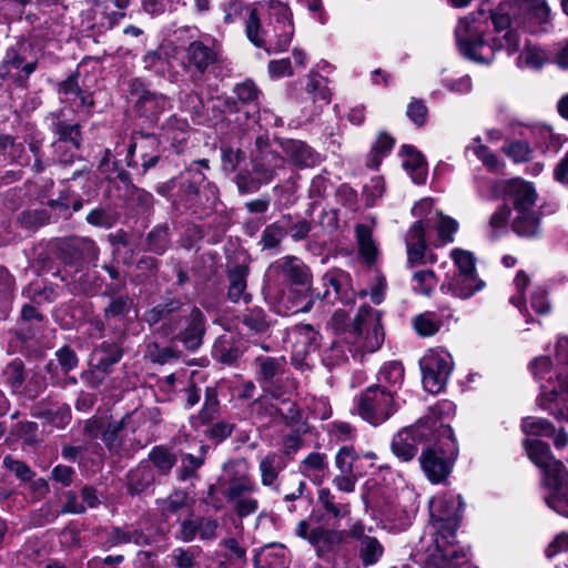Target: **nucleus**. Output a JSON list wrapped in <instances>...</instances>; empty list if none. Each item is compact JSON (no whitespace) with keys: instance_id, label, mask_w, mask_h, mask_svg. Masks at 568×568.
<instances>
[{"instance_id":"1","label":"nucleus","mask_w":568,"mask_h":568,"mask_svg":"<svg viewBox=\"0 0 568 568\" xmlns=\"http://www.w3.org/2000/svg\"><path fill=\"white\" fill-rule=\"evenodd\" d=\"M530 369L540 384V406L557 419L568 422V337L556 344L555 362L539 356L530 363Z\"/></svg>"},{"instance_id":"2","label":"nucleus","mask_w":568,"mask_h":568,"mask_svg":"<svg viewBox=\"0 0 568 568\" xmlns=\"http://www.w3.org/2000/svg\"><path fill=\"white\" fill-rule=\"evenodd\" d=\"M329 326L348 346V352L354 357L376 352L384 341L379 313L368 306H362L353 320L345 310H336Z\"/></svg>"},{"instance_id":"3","label":"nucleus","mask_w":568,"mask_h":568,"mask_svg":"<svg viewBox=\"0 0 568 568\" xmlns=\"http://www.w3.org/2000/svg\"><path fill=\"white\" fill-rule=\"evenodd\" d=\"M457 230V221L442 212H435L427 221L414 222L405 235L408 263H434L436 257L428 250V245L440 246L452 243Z\"/></svg>"},{"instance_id":"4","label":"nucleus","mask_w":568,"mask_h":568,"mask_svg":"<svg viewBox=\"0 0 568 568\" xmlns=\"http://www.w3.org/2000/svg\"><path fill=\"white\" fill-rule=\"evenodd\" d=\"M530 460L542 469L544 481L549 489L546 504L557 514L568 517V474L560 460L554 458L547 443L525 440Z\"/></svg>"},{"instance_id":"5","label":"nucleus","mask_w":568,"mask_h":568,"mask_svg":"<svg viewBox=\"0 0 568 568\" xmlns=\"http://www.w3.org/2000/svg\"><path fill=\"white\" fill-rule=\"evenodd\" d=\"M285 160L270 146L267 135H258L255 139V151L252 159V171L240 173L236 176V185L241 193L256 192L262 185L268 184L276 172L283 169Z\"/></svg>"},{"instance_id":"6","label":"nucleus","mask_w":568,"mask_h":568,"mask_svg":"<svg viewBox=\"0 0 568 568\" xmlns=\"http://www.w3.org/2000/svg\"><path fill=\"white\" fill-rule=\"evenodd\" d=\"M220 481L224 487L222 494L237 517L244 518L253 515L258 509V500L252 496L257 490L256 484L242 470L240 465L230 462L223 467Z\"/></svg>"},{"instance_id":"7","label":"nucleus","mask_w":568,"mask_h":568,"mask_svg":"<svg viewBox=\"0 0 568 568\" xmlns=\"http://www.w3.org/2000/svg\"><path fill=\"white\" fill-rule=\"evenodd\" d=\"M436 432L437 443L422 452L419 463L430 481L440 483L449 475L458 447L450 426L440 424Z\"/></svg>"},{"instance_id":"8","label":"nucleus","mask_w":568,"mask_h":568,"mask_svg":"<svg viewBox=\"0 0 568 568\" xmlns=\"http://www.w3.org/2000/svg\"><path fill=\"white\" fill-rule=\"evenodd\" d=\"M507 195L515 211L511 224L514 232L526 237L538 235L539 215L535 207L537 193L534 186L521 179H514L508 183Z\"/></svg>"},{"instance_id":"9","label":"nucleus","mask_w":568,"mask_h":568,"mask_svg":"<svg viewBox=\"0 0 568 568\" xmlns=\"http://www.w3.org/2000/svg\"><path fill=\"white\" fill-rule=\"evenodd\" d=\"M267 38L264 50L268 53L285 51L294 36V24L288 7L280 1L267 3Z\"/></svg>"},{"instance_id":"10","label":"nucleus","mask_w":568,"mask_h":568,"mask_svg":"<svg viewBox=\"0 0 568 568\" xmlns=\"http://www.w3.org/2000/svg\"><path fill=\"white\" fill-rule=\"evenodd\" d=\"M462 511V500L457 496H443L430 500L429 513L434 528L440 535L442 541L450 544L449 538H454V534L458 528ZM440 540L439 538H437Z\"/></svg>"},{"instance_id":"11","label":"nucleus","mask_w":568,"mask_h":568,"mask_svg":"<svg viewBox=\"0 0 568 568\" xmlns=\"http://www.w3.org/2000/svg\"><path fill=\"white\" fill-rule=\"evenodd\" d=\"M394 410L392 389L373 385L359 396L357 412L363 419L373 425H378L388 419Z\"/></svg>"},{"instance_id":"12","label":"nucleus","mask_w":568,"mask_h":568,"mask_svg":"<svg viewBox=\"0 0 568 568\" xmlns=\"http://www.w3.org/2000/svg\"><path fill=\"white\" fill-rule=\"evenodd\" d=\"M221 59V48L213 40H194L184 49V70L200 80Z\"/></svg>"},{"instance_id":"13","label":"nucleus","mask_w":568,"mask_h":568,"mask_svg":"<svg viewBox=\"0 0 568 568\" xmlns=\"http://www.w3.org/2000/svg\"><path fill=\"white\" fill-rule=\"evenodd\" d=\"M456 41L460 53L474 61L488 63L493 59V49L484 40V32L466 19L456 28Z\"/></svg>"},{"instance_id":"14","label":"nucleus","mask_w":568,"mask_h":568,"mask_svg":"<svg viewBox=\"0 0 568 568\" xmlns=\"http://www.w3.org/2000/svg\"><path fill=\"white\" fill-rule=\"evenodd\" d=\"M419 365L424 388L432 394L444 389L453 369L450 355L430 351L420 359Z\"/></svg>"},{"instance_id":"15","label":"nucleus","mask_w":568,"mask_h":568,"mask_svg":"<svg viewBox=\"0 0 568 568\" xmlns=\"http://www.w3.org/2000/svg\"><path fill=\"white\" fill-rule=\"evenodd\" d=\"M129 94L136 112L150 120L158 119L161 112L171 108L166 95L146 89L140 79L129 81Z\"/></svg>"},{"instance_id":"16","label":"nucleus","mask_w":568,"mask_h":568,"mask_svg":"<svg viewBox=\"0 0 568 568\" xmlns=\"http://www.w3.org/2000/svg\"><path fill=\"white\" fill-rule=\"evenodd\" d=\"M348 536L356 540L357 557L364 567L374 566L383 558V544L375 536L368 535L362 523H355L349 528Z\"/></svg>"},{"instance_id":"17","label":"nucleus","mask_w":568,"mask_h":568,"mask_svg":"<svg viewBox=\"0 0 568 568\" xmlns=\"http://www.w3.org/2000/svg\"><path fill=\"white\" fill-rule=\"evenodd\" d=\"M27 49V43L19 41L7 50L0 64L2 78H16L17 81H23L36 70V62H26Z\"/></svg>"},{"instance_id":"18","label":"nucleus","mask_w":568,"mask_h":568,"mask_svg":"<svg viewBox=\"0 0 568 568\" xmlns=\"http://www.w3.org/2000/svg\"><path fill=\"white\" fill-rule=\"evenodd\" d=\"M427 424L426 420L415 427H406L393 437L390 448L398 459L409 462L416 456L420 440L429 428Z\"/></svg>"},{"instance_id":"19","label":"nucleus","mask_w":568,"mask_h":568,"mask_svg":"<svg viewBox=\"0 0 568 568\" xmlns=\"http://www.w3.org/2000/svg\"><path fill=\"white\" fill-rule=\"evenodd\" d=\"M270 273L292 284H307L312 281L308 267L295 256H284L270 266Z\"/></svg>"},{"instance_id":"20","label":"nucleus","mask_w":568,"mask_h":568,"mask_svg":"<svg viewBox=\"0 0 568 568\" xmlns=\"http://www.w3.org/2000/svg\"><path fill=\"white\" fill-rule=\"evenodd\" d=\"M61 253L72 261L93 262L98 258V246L89 237L71 236L60 243Z\"/></svg>"},{"instance_id":"21","label":"nucleus","mask_w":568,"mask_h":568,"mask_svg":"<svg viewBox=\"0 0 568 568\" xmlns=\"http://www.w3.org/2000/svg\"><path fill=\"white\" fill-rule=\"evenodd\" d=\"M265 18H267V4L247 8V18L245 20L246 37L255 47L263 49L267 38V26L263 24V19Z\"/></svg>"},{"instance_id":"22","label":"nucleus","mask_w":568,"mask_h":568,"mask_svg":"<svg viewBox=\"0 0 568 568\" xmlns=\"http://www.w3.org/2000/svg\"><path fill=\"white\" fill-rule=\"evenodd\" d=\"M181 303L178 301H171L165 304H159L152 310L148 311L144 314L145 322L152 326L158 324L161 321L164 322L159 328H156V333L163 337H168L173 334L178 328V322L169 318V316L180 308Z\"/></svg>"},{"instance_id":"23","label":"nucleus","mask_w":568,"mask_h":568,"mask_svg":"<svg viewBox=\"0 0 568 568\" xmlns=\"http://www.w3.org/2000/svg\"><path fill=\"white\" fill-rule=\"evenodd\" d=\"M253 366L256 381L261 386H267L284 373L286 359L284 356L258 355L254 358Z\"/></svg>"},{"instance_id":"24","label":"nucleus","mask_w":568,"mask_h":568,"mask_svg":"<svg viewBox=\"0 0 568 568\" xmlns=\"http://www.w3.org/2000/svg\"><path fill=\"white\" fill-rule=\"evenodd\" d=\"M122 355L123 349L120 339L103 342L92 353V366L95 371L108 374L111 367L121 359Z\"/></svg>"},{"instance_id":"25","label":"nucleus","mask_w":568,"mask_h":568,"mask_svg":"<svg viewBox=\"0 0 568 568\" xmlns=\"http://www.w3.org/2000/svg\"><path fill=\"white\" fill-rule=\"evenodd\" d=\"M282 151L298 168L313 166L318 161V155L301 140L285 139L280 140Z\"/></svg>"},{"instance_id":"26","label":"nucleus","mask_w":568,"mask_h":568,"mask_svg":"<svg viewBox=\"0 0 568 568\" xmlns=\"http://www.w3.org/2000/svg\"><path fill=\"white\" fill-rule=\"evenodd\" d=\"M403 166L416 184H424L427 178V164L423 154L412 145H403Z\"/></svg>"},{"instance_id":"27","label":"nucleus","mask_w":568,"mask_h":568,"mask_svg":"<svg viewBox=\"0 0 568 568\" xmlns=\"http://www.w3.org/2000/svg\"><path fill=\"white\" fill-rule=\"evenodd\" d=\"M343 531L316 527L312 529L310 544L315 547L318 556H324L335 550L343 542Z\"/></svg>"},{"instance_id":"28","label":"nucleus","mask_w":568,"mask_h":568,"mask_svg":"<svg viewBox=\"0 0 568 568\" xmlns=\"http://www.w3.org/2000/svg\"><path fill=\"white\" fill-rule=\"evenodd\" d=\"M204 333V316L199 308H193L189 316L187 326L181 333V341L186 348L194 351L201 346Z\"/></svg>"},{"instance_id":"29","label":"nucleus","mask_w":568,"mask_h":568,"mask_svg":"<svg viewBox=\"0 0 568 568\" xmlns=\"http://www.w3.org/2000/svg\"><path fill=\"white\" fill-rule=\"evenodd\" d=\"M183 182L181 184L182 196L185 197L190 207H195L200 197V190L205 182L204 174L195 168H189L182 175Z\"/></svg>"},{"instance_id":"30","label":"nucleus","mask_w":568,"mask_h":568,"mask_svg":"<svg viewBox=\"0 0 568 568\" xmlns=\"http://www.w3.org/2000/svg\"><path fill=\"white\" fill-rule=\"evenodd\" d=\"M290 338L295 341V351L297 354H307L317 347V333L310 324H298L288 332Z\"/></svg>"},{"instance_id":"31","label":"nucleus","mask_w":568,"mask_h":568,"mask_svg":"<svg viewBox=\"0 0 568 568\" xmlns=\"http://www.w3.org/2000/svg\"><path fill=\"white\" fill-rule=\"evenodd\" d=\"M241 355L242 351L230 335L220 336L212 347L213 358L225 365L236 363Z\"/></svg>"},{"instance_id":"32","label":"nucleus","mask_w":568,"mask_h":568,"mask_svg":"<svg viewBox=\"0 0 568 568\" xmlns=\"http://www.w3.org/2000/svg\"><path fill=\"white\" fill-rule=\"evenodd\" d=\"M335 466L342 474L362 476L364 468L362 457L352 446H342L335 456Z\"/></svg>"},{"instance_id":"33","label":"nucleus","mask_w":568,"mask_h":568,"mask_svg":"<svg viewBox=\"0 0 568 568\" xmlns=\"http://www.w3.org/2000/svg\"><path fill=\"white\" fill-rule=\"evenodd\" d=\"M155 480L153 469L145 464H140L126 475V487L131 495H138L149 488Z\"/></svg>"},{"instance_id":"34","label":"nucleus","mask_w":568,"mask_h":568,"mask_svg":"<svg viewBox=\"0 0 568 568\" xmlns=\"http://www.w3.org/2000/svg\"><path fill=\"white\" fill-rule=\"evenodd\" d=\"M291 222V216L285 215L280 221H276L270 225H267L263 232L260 240V244L263 250H270L277 247L285 234L287 233V225Z\"/></svg>"},{"instance_id":"35","label":"nucleus","mask_w":568,"mask_h":568,"mask_svg":"<svg viewBox=\"0 0 568 568\" xmlns=\"http://www.w3.org/2000/svg\"><path fill=\"white\" fill-rule=\"evenodd\" d=\"M438 557L434 556L435 568H460L467 561L466 555L454 547L444 548V545L435 539Z\"/></svg>"},{"instance_id":"36","label":"nucleus","mask_w":568,"mask_h":568,"mask_svg":"<svg viewBox=\"0 0 568 568\" xmlns=\"http://www.w3.org/2000/svg\"><path fill=\"white\" fill-rule=\"evenodd\" d=\"M187 128L184 119L173 115L161 125V136L172 145H179L185 141Z\"/></svg>"},{"instance_id":"37","label":"nucleus","mask_w":568,"mask_h":568,"mask_svg":"<svg viewBox=\"0 0 568 568\" xmlns=\"http://www.w3.org/2000/svg\"><path fill=\"white\" fill-rule=\"evenodd\" d=\"M283 468L284 465L277 454L270 453L264 456L258 465L262 485L272 486Z\"/></svg>"},{"instance_id":"38","label":"nucleus","mask_w":568,"mask_h":568,"mask_svg":"<svg viewBox=\"0 0 568 568\" xmlns=\"http://www.w3.org/2000/svg\"><path fill=\"white\" fill-rule=\"evenodd\" d=\"M251 408L255 418L264 425L280 420V415H282V408L276 407L264 398L255 399Z\"/></svg>"},{"instance_id":"39","label":"nucleus","mask_w":568,"mask_h":568,"mask_svg":"<svg viewBox=\"0 0 568 568\" xmlns=\"http://www.w3.org/2000/svg\"><path fill=\"white\" fill-rule=\"evenodd\" d=\"M318 503L323 506L326 514L333 519H341L348 515V504H339L328 488L318 490Z\"/></svg>"},{"instance_id":"40","label":"nucleus","mask_w":568,"mask_h":568,"mask_svg":"<svg viewBox=\"0 0 568 568\" xmlns=\"http://www.w3.org/2000/svg\"><path fill=\"white\" fill-rule=\"evenodd\" d=\"M326 79L316 72H311L307 78L306 92L312 97L314 102L328 104L331 93L326 87Z\"/></svg>"},{"instance_id":"41","label":"nucleus","mask_w":568,"mask_h":568,"mask_svg":"<svg viewBox=\"0 0 568 568\" xmlns=\"http://www.w3.org/2000/svg\"><path fill=\"white\" fill-rule=\"evenodd\" d=\"M548 61L546 52L532 44H526L519 54L517 65L519 68L540 69Z\"/></svg>"},{"instance_id":"42","label":"nucleus","mask_w":568,"mask_h":568,"mask_svg":"<svg viewBox=\"0 0 568 568\" xmlns=\"http://www.w3.org/2000/svg\"><path fill=\"white\" fill-rule=\"evenodd\" d=\"M54 132L59 136L57 148L60 149L62 143H70L75 150H79L82 138L78 124L59 121L55 123Z\"/></svg>"},{"instance_id":"43","label":"nucleus","mask_w":568,"mask_h":568,"mask_svg":"<svg viewBox=\"0 0 568 568\" xmlns=\"http://www.w3.org/2000/svg\"><path fill=\"white\" fill-rule=\"evenodd\" d=\"M450 256L465 281H475V257L471 252L454 248Z\"/></svg>"},{"instance_id":"44","label":"nucleus","mask_w":568,"mask_h":568,"mask_svg":"<svg viewBox=\"0 0 568 568\" xmlns=\"http://www.w3.org/2000/svg\"><path fill=\"white\" fill-rule=\"evenodd\" d=\"M404 378V368L398 362L387 363L378 374V382L382 388L399 386Z\"/></svg>"},{"instance_id":"45","label":"nucleus","mask_w":568,"mask_h":568,"mask_svg":"<svg viewBox=\"0 0 568 568\" xmlns=\"http://www.w3.org/2000/svg\"><path fill=\"white\" fill-rule=\"evenodd\" d=\"M200 554L201 549L199 547H179L172 551L170 559L175 568H195Z\"/></svg>"},{"instance_id":"46","label":"nucleus","mask_w":568,"mask_h":568,"mask_svg":"<svg viewBox=\"0 0 568 568\" xmlns=\"http://www.w3.org/2000/svg\"><path fill=\"white\" fill-rule=\"evenodd\" d=\"M242 324L253 335H265L270 329V322L262 310H252L243 315Z\"/></svg>"},{"instance_id":"47","label":"nucleus","mask_w":568,"mask_h":568,"mask_svg":"<svg viewBox=\"0 0 568 568\" xmlns=\"http://www.w3.org/2000/svg\"><path fill=\"white\" fill-rule=\"evenodd\" d=\"M359 253L367 263H373L377 255V247L372 239L371 230L367 226L356 227Z\"/></svg>"},{"instance_id":"48","label":"nucleus","mask_w":568,"mask_h":568,"mask_svg":"<svg viewBox=\"0 0 568 568\" xmlns=\"http://www.w3.org/2000/svg\"><path fill=\"white\" fill-rule=\"evenodd\" d=\"M149 459L161 475H168L176 463L175 456L162 446L154 447L149 454Z\"/></svg>"},{"instance_id":"49","label":"nucleus","mask_w":568,"mask_h":568,"mask_svg":"<svg viewBox=\"0 0 568 568\" xmlns=\"http://www.w3.org/2000/svg\"><path fill=\"white\" fill-rule=\"evenodd\" d=\"M521 428L527 435L547 436L555 435L554 425L544 418L526 417L523 419Z\"/></svg>"},{"instance_id":"50","label":"nucleus","mask_w":568,"mask_h":568,"mask_svg":"<svg viewBox=\"0 0 568 568\" xmlns=\"http://www.w3.org/2000/svg\"><path fill=\"white\" fill-rule=\"evenodd\" d=\"M142 539L143 534L136 529L113 527L108 534L106 544L111 547L129 542L140 545Z\"/></svg>"},{"instance_id":"51","label":"nucleus","mask_w":568,"mask_h":568,"mask_svg":"<svg viewBox=\"0 0 568 568\" xmlns=\"http://www.w3.org/2000/svg\"><path fill=\"white\" fill-rule=\"evenodd\" d=\"M219 412L220 406L216 392L213 388H206L205 400L199 413V420L203 425L210 424L219 416Z\"/></svg>"},{"instance_id":"52","label":"nucleus","mask_w":568,"mask_h":568,"mask_svg":"<svg viewBox=\"0 0 568 568\" xmlns=\"http://www.w3.org/2000/svg\"><path fill=\"white\" fill-rule=\"evenodd\" d=\"M158 505L163 516L176 514L187 504V495L182 490H175L166 498L159 499Z\"/></svg>"},{"instance_id":"53","label":"nucleus","mask_w":568,"mask_h":568,"mask_svg":"<svg viewBox=\"0 0 568 568\" xmlns=\"http://www.w3.org/2000/svg\"><path fill=\"white\" fill-rule=\"evenodd\" d=\"M169 244V227L166 225H160L154 227L146 237L148 250L162 254L166 250Z\"/></svg>"},{"instance_id":"54","label":"nucleus","mask_w":568,"mask_h":568,"mask_svg":"<svg viewBox=\"0 0 568 568\" xmlns=\"http://www.w3.org/2000/svg\"><path fill=\"white\" fill-rule=\"evenodd\" d=\"M118 214L109 209L98 207L87 215V222L93 226L110 229L118 221Z\"/></svg>"},{"instance_id":"55","label":"nucleus","mask_w":568,"mask_h":568,"mask_svg":"<svg viewBox=\"0 0 568 568\" xmlns=\"http://www.w3.org/2000/svg\"><path fill=\"white\" fill-rule=\"evenodd\" d=\"M122 420H111L102 433V440L111 452H118L121 447V432L124 429Z\"/></svg>"},{"instance_id":"56","label":"nucleus","mask_w":568,"mask_h":568,"mask_svg":"<svg viewBox=\"0 0 568 568\" xmlns=\"http://www.w3.org/2000/svg\"><path fill=\"white\" fill-rule=\"evenodd\" d=\"M145 357L155 364H166L178 358L176 353L169 346H160L159 343L152 342L146 346Z\"/></svg>"},{"instance_id":"57","label":"nucleus","mask_w":568,"mask_h":568,"mask_svg":"<svg viewBox=\"0 0 568 568\" xmlns=\"http://www.w3.org/2000/svg\"><path fill=\"white\" fill-rule=\"evenodd\" d=\"M3 467L21 481H29L34 477V473L24 462L16 459L11 455L3 458Z\"/></svg>"},{"instance_id":"58","label":"nucleus","mask_w":568,"mask_h":568,"mask_svg":"<svg viewBox=\"0 0 568 568\" xmlns=\"http://www.w3.org/2000/svg\"><path fill=\"white\" fill-rule=\"evenodd\" d=\"M504 152L516 163L527 162L532 155V149L525 141H515L505 145Z\"/></svg>"},{"instance_id":"59","label":"nucleus","mask_w":568,"mask_h":568,"mask_svg":"<svg viewBox=\"0 0 568 568\" xmlns=\"http://www.w3.org/2000/svg\"><path fill=\"white\" fill-rule=\"evenodd\" d=\"M219 201V191L216 186L210 182H204L200 190V197L196 202V207H202L203 210H214L215 205Z\"/></svg>"},{"instance_id":"60","label":"nucleus","mask_w":568,"mask_h":568,"mask_svg":"<svg viewBox=\"0 0 568 568\" xmlns=\"http://www.w3.org/2000/svg\"><path fill=\"white\" fill-rule=\"evenodd\" d=\"M38 416L58 428H63L71 418L70 409L64 406L43 410Z\"/></svg>"},{"instance_id":"61","label":"nucleus","mask_w":568,"mask_h":568,"mask_svg":"<svg viewBox=\"0 0 568 568\" xmlns=\"http://www.w3.org/2000/svg\"><path fill=\"white\" fill-rule=\"evenodd\" d=\"M395 140L387 133L381 132L373 146V163L371 165L377 166L381 156H384L393 149Z\"/></svg>"},{"instance_id":"62","label":"nucleus","mask_w":568,"mask_h":568,"mask_svg":"<svg viewBox=\"0 0 568 568\" xmlns=\"http://www.w3.org/2000/svg\"><path fill=\"white\" fill-rule=\"evenodd\" d=\"M234 94L241 103L254 102L258 97V89L252 80H245L244 82L237 83L233 90Z\"/></svg>"},{"instance_id":"63","label":"nucleus","mask_w":568,"mask_h":568,"mask_svg":"<svg viewBox=\"0 0 568 568\" xmlns=\"http://www.w3.org/2000/svg\"><path fill=\"white\" fill-rule=\"evenodd\" d=\"M303 471L317 476L327 469L326 456L321 453H311L302 463Z\"/></svg>"},{"instance_id":"64","label":"nucleus","mask_w":568,"mask_h":568,"mask_svg":"<svg viewBox=\"0 0 568 568\" xmlns=\"http://www.w3.org/2000/svg\"><path fill=\"white\" fill-rule=\"evenodd\" d=\"M414 327L419 335L432 336L438 331L439 324L432 314L426 313L415 318Z\"/></svg>"}]
</instances>
